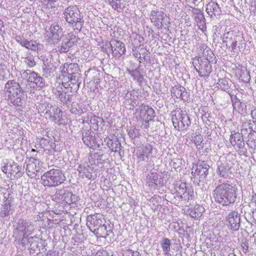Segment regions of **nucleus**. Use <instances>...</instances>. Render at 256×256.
<instances>
[{
  "label": "nucleus",
  "instance_id": "obj_1",
  "mask_svg": "<svg viewBox=\"0 0 256 256\" xmlns=\"http://www.w3.org/2000/svg\"><path fill=\"white\" fill-rule=\"evenodd\" d=\"M80 70L77 64H69L64 72L62 78V86L71 92H76L82 82Z\"/></svg>",
  "mask_w": 256,
  "mask_h": 256
},
{
  "label": "nucleus",
  "instance_id": "obj_2",
  "mask_svg": "<svg viewBox=\"0 0 256 256\" xmlns=\"http://www.w3.org/2000/svg\"><path fill=\"white\" fill-rule=\"evenodd\" d=\"M236 188L227 183H222L213 190V198L216 202L222 206H228L236 199Z\"/></svg>",
  "mask_w": 256,
  "mask_h": 256
},
{
  "label": "nucleus",
  "instance_id": "obj_3",
  "mask_svg": "<svg viewBox=\"0 0 256 256\" xmlns=\"http://www.w3.org/2000/svg\"><path fill=\"white\" fill-rule=\"evenodd\" d=\"M26 89L24 90L20 84L15 80H8L4 85V92L8 100H10L12 104L18 106H22L21 97Z\"/></svg>",
  "mask_w": 256,
  "mask_h": 256
},
{
  "label": "nucleus",
  "instance_id": "obj_4",
  "mask_svg": "<svg viewBox=\"0 0 256 256\" xmlns=\"http://www.w3.org/2000/svg\"><path fill=\"white\" fill-rule=\"evenodd\" d=\"M66 180V177L62 170L52 168L41 176L42 184L49 188L56 187Z\"/></svg>",
  "mask_w": 256,
  "mask_h": 256
},
{
  "label": "nucleus",
  "instance_id": "obj_5",
  "mask_svg": "<svg viewBox=\"0 0 256 256\" xmlns=\"http://www.w3.org/2000/svg\"><path fill=\"white\" fill-rule=\"evenodd\" d=\"M14 236L16 238L22 239L21 243L26 244V238L32 234L34 230V226L30 220L20 218L14 226Z\"/></svg>",
  "mask_w": 256,
  "mask_h": 256
},
{
  "label": "nucleus",
  "instance_id": "obj_6",
  "mask_svg": "<svg viewBox=\"0 0 256 256\" xmlns=\"http://www.w3.org/2000/svg\"><path fill=\"white\" fill-rule=\"evenodd\" d=\"M66 20L74 28L80 30L83 26L84 20H82L80 11L76 6H71L64 10Z\"/></svg>",
  "mask_w": 256,
  "mask_h": 256
},
{
  "label": "nucleus",
  "instance_id": "obj_7",
  "mask_svg": "<svg viewBox=\"0 0 256 256\" xmlns=\"http://www.w3.org/2000/svg\"><path fill=\"white\" fill-rule=\"evenodd\" d=\"M52 200L58 204L63 205L74 204L78 200V197L72 194L69 188L64 187L56 189Z\"/></svg>",
  "mask_w": 256,
  "mask_h": 256
},
{
  "label": "nucleus",
  "instance_id": "obj_8",
  "mask_svg": "<svg viewBox=\"0 0 256 256\" xmlns=\"http://www.w3.org/2000/svg\"><path fill=\"white\" fill-rule=\"evenodd\" d=\"M192 64L201 78L208 77L212 72V66L208 58L196 56L194 58Z\"/></svg>",
  "mask_w": 256,
  "mask_h": 256
},
{
  "label": "nucleus",
  "instance_id": "obj_9",
  "mask_svg": "<svg viewBox=\"0 0 256 256\" xmlns=\"http://www.w3.org/2000/svg\"><path fill=\"white\" fill-rule=\"evenodd\" d=\"M172 120L174 128L178 130H186L190 124L189 116L180 110L172 112Z\"/></svg>",
  "mask_w": 256,
  "mask_h": 256
},
{
  "label": "nucleus",
  "instance_id": "obj_10",
  "mask_svg": "<svg viewBox=\"0 0 256 256\" xmlns=\"http://www.w3.org/2000/svg\"><path fill=\"white\" fill-rule=\"evenodd\" d=\"M102 216L96 214L88 217L86 226L95 235L102 237V234H99V230H102V229L106 230V226L104 224H102Z\"/></svg>",
  "mask_w": 256,
  "mask_h": 256
},
{
  "label": "nucleus",
  "instance_id": "obj_11",
  "mask_svg": "<svg viewBox=\"0 0 256 256\" xmlns=\"http://www.w3.org/2000/svg\"><path fill=\"white\" fill-rule=\"evenodd\" d=\"M34 156L26 160L24 166V168H26V174L31 178L36 176L40 168V160L38 158L37 154Z\"/></svg>",
  "mask_w": 256,
  "mask_h": 256
},
{
  "label": "nucleus",
  "instance_id": "obj_12",
  "mask_svg": "<svg viewBox=\"0 0 256 256\" xmlns=\"http://www.w3.org/2000/svg\"><path fill=\"white\" fill-rule=\"evenodd\" d=\"M82 140L84 143L90 148L96 150L100 147L98 142L100 140L96 138L94 134L91 131H84L82 132Z\"/></svg>",
  "mask_w": 256,
  "mask_h": 256
},
{
  "label": "nucleus",
  "instance_id": "obj_13",
  "mask_svg": "<svg viewBox=\"0 0 256 256\" xmlns=\"http://www.w3.org/2000/svg\"><path fill=\"white\" fill-rule=\"evenodd\" d=\"M176 195L184 201H188L192 200L193 197V192L186 186V183L181 182L177 184L175 186Z\"/></svg>",
  "mask_w": 256,
  "mask_h": 256
},
{
  "label": "nucleus",
  "instance_id": "obj_14",
  "mask_svg": "<svg viewBox=\"0 0 256 256\" xmlns=\"http://www.w3.org/2000/svg\"><path fill=\"white\" fill-rule=\"evenodd\" d=\"M12 198L11 194L8 190H6L4 194V200L2 208H0V216L1 217H5L12 214Z\"/></svg>",
  "mask_w": 256,
  "mask_h": 256
},
{
  "label": "nucleus",
  "instance_id": "obj_15",
  "mask_svg": "<svg viewBox=\"0 0 256 256\" xmlns=\"http://www.w3.org/2000/svg\"><path fill=\"white\" fill-rule=\"evenodd\" d=\"M210 166L204 161L199 162L192 168L193 176L198 177L199 181L203 180L208 174Z\"/></svg>",
  "mask_w": 256,
  "mask_h": 256
},
{
  "label": "nucleus",
  "instance_id": "obj_16",
  "mask_svg": "<svg viewBox=\"0 0 256 256\" xmlns=\"http://www.w3.org/2000/svg\"><path fill=\"white\" fill-rule=\"evenodd\" d=\"M2 170L5 174H10L16 178L21 177L23 174L22 166L14 162L6 164L2 168Z\"/></svg>",
  "mask_w": 256,
  "mask_h": 256
},
{
  "label": "nucleus",
  "instance_id": "obj_17",
  "mask_svg": "<svg viewBox=\"0 0 256 256\" xmlns=\"http://www.w3.org/2000/svg\"><path fill=\"white\" fill-rule=\"evenodd\" d=\"M22 74L24 76L29 75L28 81L35 84L39 88H42L45 85L44 78L34 72H32L30 70H24Z\"/></svg>",
  "mask_w": 256,
  "mask_h": 256
},
{
  "label": "nucleus",
  "instance_id": "obj_18",
  "mask_svg": "<svg viewBox=\"0 0 256 256\" xmlns=\"http://www.w3.org/2000/svg\"><path fill=\"white\" fill-rule=\"evenodd\" d=\"M146 180L148 186L153 188L162 186L164 184L162 176L156 172H150L148 174Z\"/></svg>",
  "mask_w": 256,
  "mask_h": 256
},
{
  "label": "nucleus",
  "instance_id": "obj_19",
  "mask_svg": "<svg viewBox=\"0 0 256 256\" xmlns=\"http://www.w3.org/2000/svg\"><path fill=\"white\" fill-rule=\"evenodd\" d=\"M226 224L233 230L236 231L240 226V216L236 211L230 212L226 217Z\"/></svg>",
  "mask_w": 256,
  "mask_h": 256
},
{
  "label": "nucleus",
  "instance_id": "obj_20",
  "mask_svg": "<svg viewBox=\"0 0 256 256\" xmlns=\"http://www.w3.org/2000/svg\"><path fill=\"white\" fill-rule=\"evenodd\" d=\"M112 55L114 57L120 58L125 54L126 48L124 44L120 40H112L110 42Z\"/></svg>",
  "mask_w": 256,
  "mask_h": 256
},
{
  "label": "nucleus",
  "instance_id": "obj_21",
  "mask_svg": "<svg viewBox=\"0 0 256 256\" xmlns=\"http://www.w3.org/2000/svg\"><path fill=\"white\" fill-rule=\"evenodd\" d=\"M65 90H67L66 92L64 90L62 87H57L54 88V92L57 96L58 98L63 104H67L72 100V95L69 94L68 91L72 92L69 90L64 88Z\"/></svg>",
  "mask_w": 256,
  "mask_h": 256
},
{
  "label": "nucleus",
  "instance_id": "obj_22",
  "mask_svg": "<svg viewBox=\"0 0 256 256\" xmlns=\"http://www.w3.org/2000/svg\"><path fill=\"white\" fill-rule=\"evenodd\" d=\"M166 16L162 10H152L151 12L150 19L154 26L160 29L163 26L162 22Z\"/></svg>",
  "mask_w": 256,
  "mask_h": 256
},
{
  "label": "nucleus",
  "instance_id": "obj_23",
  "mask_svg": "<svg viewBox=\"0 0 256 256\" xmlns=\"http://www.w3.org/2000/svg\"><path fill=\"white\" fill-rule=\"evenodd\" d=\"M140 112L141 117L146 118V123L148 124L150 121L152 120L155 117L154 110L148 106L142 104L140 107Z\"/></svg>",
  "mask_w": 256,
  "mask_h": 256
},
{
  "label": "nucleus",
  "instance_id": "obj_24",
  "mask_svg": "<svg viewBox=\"0 0 256 256\" xmlns=\"http://www.w3.org/2000/svg\"><path fill=\"white\" fill-rule=\"evenodd\" d=\"M16 41L22 46L32 50L36 51L40 49V45L35 40H28L18 36L16 38Z\"/></svg>",
  "mask_w": 256,
  "mask_h": 256
},
{
  "label": "nucleus",
  "instance_id": "obj_25",
  "mask_svg": "<svg viewBox=\"0 0 256 256\" xmlns=\"http://www.w3.org/2000/svg\"><path fill=\"white\" fill-rule=\"evenodd\" d=\"M49 30V37L53 40H60L63 35L62 29L56 22H54L51 24Z\"/></svg>",
  "mask_w": 256,
  "mask_h": 256
},
{
  "label": "nucleus",
  "instance_id": "obj_26",
  "mask_svg": "<svg viewBox=\"0 0 256 256\" xmlns=\"http://www.w3.org/2000/svg\"><path fill=\"white\" fill-rule=\"evenodd\" d=\"M230 142L233 146H236L238 148H242L244 146L242 136L239 132L232 131L230 138Z\"/></svg>",
  "mask_w": 256,
  "mask_h": 256
},
{
  "label": "nucleus",
  "instance_id": "obj_27",
  "mask_svg": "<svg viewBox=\"0 0 256 256\" xmlns=\"http://www.w3.org/2000/svg\"><path fill=\"white\" fill-rule=\"evenodd\" d=\"M77 170L78 172V176L82 178L92 179L93 169L90 166L80 165Z\"/></svg>",
  "mask_w": 256,
  "mask_h": 256
},
{
  "label": "nucleus",
  "instance_id": "obj_28",
  "mask_svg": "<svg viewBox=\"0 0 256 256\" xmlns=\"http://www.w3.org/2000/svg\"><path fill=\"white\" fill-rule=\"evenodd\" d=\"M48 118L56 124H60L62 120V111L58 107H53L51 112L48 115Z\"/></svg>",
  "mask_w": 256,
  "mask_h": 256
},
{
  "label": "nucleus",
  "instance_id": "obj_29",
  "mask_svg": "<svg viewBox=\"0 0 256 256\" xmlns=\"http://www.w3.org/2000/svg\"><path fill=\"white\" fill-rule=\"evenodd\" d=\"M74 44V42L69 38L66 37L62 40L60 44L58 46V51L60 53L67 52Z\"/></svg>",
  "mask_w": 256,
  "mask_h": 256
},
{
  "label": "nucleus",
  "instance_id": "obj_30",
  "mask_svg": "<svg viewBox=\"0 0 256 256\" xmlns=\"http://www.w3.org/2000/svg\"><path fill=\"white\" fill-rule=\"evenodd\" d=\"M232 82L228 78H223L219 80L217 82V86L222 90L226 92L228 94L232 92L231 87L232 85Z\"/></svg>",
  "mask_w": 256,
  "mask_h": 256
},
{
  "label": "nucleus",
  "instance_id": "obj_31",
  "mask_svg": "<svg viewBox=\"0 0 256 256\" xmlns=\"http://www.w3.org/2000/svg\"><path fill=\"white\" fill-rule=\"evenodd\" d=\"M206 12L207 14L212 17L214 15H220L221 10L216 2H211L206 6Z\"/></svg>",
  "mask_w": 256,
  "mask_h": 256
},
{
  "label": "nucleus",
  "instance_id": "obj_32",
  "mask_svg": "<svg viewBox=\"0 0 256 256\" xmlns=\"http://www.w3.org/2000/svg\"><path fill=\"white\" fill-rule=\"evenodd\" d=\"M52 108V105L47 102L40 103L36 106V109L38 112L44 114L46 118H48V115L51 112Z\"/></svg>",
  "mask_w": 256,
  "mask_h": 256
},
{
  "label": "nucleus",
  "instance_id": "obj_33",
  "mask_svg": "<svg viewBox=\"0 0 256 256\" xmlns=\"http://www.w3.org/2000/svg\"><path fill=\"white\" fill-rule=\"evenodd\" d=\"M107 146L112 150V152H118L120 154V150L121 149V144L117 138L114 140L108 139Z\"/></svg>",
  "mask_w": 256,
  "mask_h": 256
},
{
  "label": "nucleus",
  "instance_id": "obj_34",
  "mask_svg": "<svg viewBox=\"0 0 256 256\" xmlns=\"http://www.w3.org/2000/svg\"><path fill=\"white\" fill-rule=\"evenodd\" d=\"M218 164V172L222 176L227 175L230 172V166L228 162L224 161V162H219Z\"/></svg>",
  "mask_w": 256,
  "mask_h": 256
},
{
  "label": "nucleus",
  "instance_id": "obj_35",
  "mask_svg": "<svg viewBox=\"0 0 256 256\" xmlns=\"http://www.w3.org/2000/svg\"><path fill=\"white\" fill-rule=\"evenodd\" d=\"M98 117L96 116H87L86 117L84 118L82 120L83 124H90V130L93 128L94 130L98 129Z\"/></svg>",
  "mask_w": 256,
  "mask_h": 256
},
{
  "label": "nucleus",
  "instance_id": "obj_36",
  "mask_svg": "<svg viewBox=\"0 0 256 256\" xmlns=\"http://www.w3.org/2000/svg\"><path fill=\"white\" fill-rule=\"evenodd\" d=\"M56 66L52 64H44V67L43 68L44 76L47 78H52L54 76Z\"/></svg>",
  "mask_w": 256,
  "mask_h": 256
},
{
  "label": "nucleus",
  "instance_id": "obj_37",
  "mask_svg": "<svg viewBox=\"0 0 256 256\" xmlns=\"http://www.w3.org/2000/svg\"><path fill=\"white\" fill-rule=\"evenodd\" d=\"M204 208L203 206L198 204L196 205L192 208H191L190 212V215L194 218H200L204 212Z\"/></svg>",
  "mask_w": 256,
  "mask_h": 256
},
{
  "label": "nucleus",
  "instance_id": "obj_38",
  "mask_svg": "<svg viewBox=\"0 0 256 256\" xmlns=\"http://www.w3.org/2000/svg\"><path fill=\"white\" fill-rule=\"evenodd\" d=\"M70 112L72 114L81 115L86 112V108L83 104H78L73 102L72 104V108Z\"/></svg>",
  "mask_w": 256,
  "mask_h": 256
},
{
  "label": "nucleus",
  "instance_id": "obj_39",
  "mask_svg": "<svg viewBox=\"0 0 256 256\" xmlns=\"http://www.w3.org/2000/svg\"><path fill=\"white\" fill-rule=\"evenodd\" d=\"M160 245L164 254L166 256L170 255V254L171 246L170 240L168 238H163L160 242Z\"/></svg>",
  "mask_w": 256,
  "mask_h": 256
},
{
  "label": "nucleus",
  "instance_id": "obj_40",
  "mask_svg": "<svg viewBox=\"0 0 256 256\" xmlns=\"http://www.w3.org/2000/svg\"><path fill=\"white\" fill-rule=\"evenodd\" d=\"M38 238L36 236L28 237L26 238V244L25 245L30 244V248L34 250H36L38 247Z\"/></svg>",
  "mask_w": 256,
  "mask_h": 256
},
{
  "label": "nucleus",
  "instance_id": "obj_41",
  "mask_svg": "<svg viewBox=\"0 0 256 256\" xmlns=\"http://www.w3.org/2000/svg\"><path fill=\"white\" fill-rule=\"evenodd\" d=\"M127 72L129 74H130L134 80H137L138 82H142L143 79V76L141 74L138 68H137L134 70H130L127 69Z\"/></svg>",
  "mask_w": 256,
  "mask_h": 256
},
{
  "label": "nucleus",
  "instance_id": "obj_42",
  "mask_svg": "<svg viewBox=\"0 0 256 256\" xmlns=\"http://www.w3.org/2000/svg\"><path fill=\"white\" fill-rule=\"evenodd\" d=\"M232 106L234 109L240 114H243L246 113V106L243 102H235Z\"/></svg>",
  "mask_w": 256,
  "mask_h": 256
},
{
  "label": "nucleus",
  "instance_id": "obj_43",
  "mask_svg": "<svg viewBox=\"0 0 256 256\" xmlns=\"http://www.w3.org/2000/svg\"><path fill=\"white\" fill-rule=\"evenodd\" d=\"M138 50L139 52V56H142L144 60H148L150 59V52L146 48L143 46H138Z\"/></svg>",
  "mask_w": 256,
  "mask_h": 256
},
{
  "label": "nucleus",
  "instance_id": "obj_44",
  "mask_svg": "<svg viewBox=\"0 0 256 256\" xmlns=\"http://www.w3.org/2000/svg\"><path fill=\"white\" fill-rule=\"evenodd\" d=\"M192 12L196 14L194 18L196 22H201L204 20V16L201 13L200 10L196 8H193Z\"/></svg>",
  "mask_w": 256,
  "mask_h": 256
},
{
  "label": "nucleus",
  "instance_id": "obj_45",
  "mask_svg": "<svg viewBox=\"0 0 256 256\" xmlns=\"http://www.w3.org/2000/svg\"><path fill=\"white\" fill-rule=\"evenodd\" d=\"M128 136L132 139L136 138L140 135V130L136 127L132 126L130 128L128 132Z\"/></svg>",
  "mask_w": 256,
  "mask_h": 256
},
{
  "label": "nucleus",
  "instance_id": "obj_46",
  "mask_svg": "<svg viewBox=\"0 0 256 256\" xmlns=\"http://www.w3.org/2000/svg\"><path fill=\"white\" fill-rule=\"evenodd\" d=\"M109 4L112 6V8L118 12H120L122 10L120 0H109Z\"/></svg>",
  "mask_w": 256,
  "mask_h": 256
},
{
  "label": "nucleus",
  "instance_id": "obj_47",
  "mask_svg": "<svg viewBox=\"0 0 256 256\" xmlns=\"http://www.w3.org/2000/svg\"><path fill=\"white\" fill-rule=\"evenodd\" d=\"M142 148L144 150V152L145 153V155H146V158L148 159L150 154L152 152L153 149L152 146L150 144H146L144 146L142 147Z\"/></svg>",
  "mask_w": 256,
  "mask_h": 256
},
{
  "label": "nucleus",
  "instance_id": "obj_48",
  "mask_svg": "<svg viewBox=\"0 0 256 256\" xmlns=\"http://www.w3.org/2000/svg\"><path fill=\"white\" fill-rule=\"evenodd\" d=\"M136 156L138 162L144 161L146 158V155L142 148L137 150Z\"/></svg>",
  "mask_w": 256,
  "mask_h": 256
},
{
  "label": "nucleus",
  "instance_id": "obj_49",
  "mask_svg": "<svg viewBox=\"0 0 256 256\" xmlns=\"http://www.w3.org/2000/svg\"><path fill=\"white\" fill-rule=\"evenodd\" d=\"M179 90H180V98L182 100H186L188 98V92L186 90L184 87L179 86Z\"/></svg>",
  "mask_w": 256,
  "mask_h": 256
},
{
  "label": "nucleus",
  "instance_id": "obj_50",
  "mask_svg": "<svg viewBox=\"0 0 256 256\" xmlns=\"http://www.w3.org/2000/svg\"><path fill=\"white\" fill-rule=\"evenodd\" d=\"M24 62L30 68L34 67L36 65L34 58L32 57H28L25 58Z\"/></svg>",
  "mask_w": 256,
  "mask_h": 256
},
{
  "label": "nucleus",
  "instance_id": "obj_51",
  "mask_svg": "<svg viewBox=\"0 0 256 256\" xmlns=\"http://www.w3.org/2000/svg\"><path fill=\"white\" fill-rule=\"evenodd\" d=\"M238 37V36H234L233 38H232L230 39L232 40V43L231 44V48L232 50L234 51V50L236 48V46H237V38Z\"/></svg>",
  "mask_w": 256,
  "mask_h": 256
},
{
  "label": "nucleus",
  "instance_id": "obj_52",
  "mask_svg": "<svg viewBox=\"0 0 256 256\" xmlns=\"http://www.w3.org/2000/svg\"><path fill=\"white\" fill-rule=\"evenodd\" d=\"M229 94L231 98L232 104H234L235 102H241L240 100L237 97V96L232 92V91L231 92H230Z\"/></svg>",
  "mask_w": 256,
  "mask_h": 256
},
{
  "label": "nucleus",
  "instance_id": "obj_53",
  "mask_svg": "<svg viewBox=\"0 0 256 256\" xmlns=\"http://www.w3.org/2000/svg\"><path fill=\"white\" fill-rule=\"evenodd\" d=\"M108 232H111L110 230H108L107 227L106 228V230H104L102 229V230H99V234H102V238H106L107 236L109 235Z\"/></svg>",
  "mask_w": 256,
  "mask_h": 256
},
{
  "label": "nucleus",
  "instance_id": "obj_54",
  "mask_svg": "<svg viewBox=\"0 0 256 256\" xmlns=\"http://www.w3.org/2000/svg\"><path fill=\"white\" fill-rule=\"evenodd\" d=\"M135 251L132 250L130 249H126L124 251V256H132V254Z\"/></svg>",
  "mask_w": 256,
  "mask_h": 256
},
{
  "label": "nucleus",
  "instance_id": "obj_55",
  "mask_svg": "<svg viewBox=\"0 0 256 256\" xmlns=\"http://www.w3.org/2000/svg\"><path fill=\"white\" fill-rule=\"evenodd\" d=\"M202 141L201 136H197L194 138V142L196 145H200Z\"/></svg>",
  "mask_w": 256,
  "mask_h": 256
},
{
  "label": "nucleus",
  "instance_id": "obj_56",
  "mask_svg": "<svg viewBox=\"0 0 256 256\" xmlns=\"http://www.w3.org/2000/svg\"><path fill=\"white\" fill-rule=\"evenodd\" d=\"M174 92L172 93L174 94L175 96L177 98H180V90H179V86L176 87L175 88H173Z\"/></svg>",
  "mask_w": 256,
  "mask_h": 256
},
{
  "label": "nucleus",
  "instance_id": "obj_57",
  "mask_svg": "<svg viewBox=\"0 0 256 256\" xmlns=\"http://www.w3.org/2000/svg\"><path fill=\"white\" fill-rule=\"evenodd\" d=\"M132 52H133V54L134 56L136 57V58H137L139 54V52H138V46L136 47H134L133 48H132Z\"/></svg>",
  "mask_w": 256,
  "mask_h": 256
},
{
  "label": "nucleus",
  "instance_id": "obj_58",
  "mask_svg": "<svg viewBox=\"0 0 256 256\" xmlns=\"http://www.w3.org/2000/svg\"><path fill=\"white\" fill-rule=\"evenodd\" d=\"M137 58H138V61L140 63L144 62V60L142 58V56H138Z\"/></svg>",
  "mask_w": 256,
  "mask_h": 256
},
{
  "label": "nucleus",
  "instance_id": "obj_59",
  "mask_svg": "<svg viewBox=\"0 0 256 256\" xmlns=\"http://www.w3.org/2000/svg\"><path fill=\"white\" fill-rule=\"evenodd\" d=\"M132 256H142L140 254V253L138 252L135 251L132 254Z\"/></svg>",
  "mask_w": 256,
  "mask_h": 256
},
{
  "label": "nucleus",
  "instance_id": "obj_60",
  "mask_svg": "<svg viewBox=\"0 0 256 256\" xmlns=\"http://www.w3.org/2000/svg\"><path fill=\"white\" fill-rule=\"evenodd\" d=\"M228 38V36H226V38H224L223 39H222V42L224 43H228V41H227V39Z\"/></svg>",
  "mask_w": 256,
  "mask_h": 256
},
{
  "label": "nucleus",
  "instance_id": "obj_61",
  "mask_svg": "<svg viewBox=\"0 0 256 256\" xmlns=\"http://www.w3.org/2000/svg\"><path fill=\"white\" fill-rule=\"evenodd\" d=\"M98 156V157H99V158H100L102 156V155L98 154V153L94 154V157H96V156Z\"/></svg>",
  "mask_w": 256,
  "mask_h": 256
},
{
  "label": "nucleus",
  "instance_id": "obj_62",
  "mask_svg": "<svg viewBox=\"0 0 256 256\" xmlns=\"http://www.w3.org/2000/svg\"><path fill=\"white\" fill-rule=\"evenodd\" d=\"M228 256H236V255L234 253L232 252V253L229 254Z\"/></svg>",
  "mask_w": 256,
  "mask_h": 256
},
{
  "label": "nucleus",
  "instance_id": "obj_63",
  "mask_svg": "<svg viewBox=\"0 0 256 256\" xmlns=\"http://www.w3.org/2000/svg\"><path fill=\"white\" fill-rule=\"evenodd\" d=\"M230 32H228V33L227 34V35H228V36H229V35H230Z\"/></svg>",
  "mask_w": 256,
  "mask_h": 256
},
{
  "label": "nucleus",
  "instance_id": "obj_64",
  "mask_svg": "<svg viewBox=\"0 0 256 256\" xmlns=\"http://www.w3.org/2000/svg\"><path fill=\"white\" fill-rule=\"evenodd\" d=\"M32 152H36V150H32Z\"/></svg>",
  "mask_w": 256,
  "mask_h": 256
}]
</instances>
